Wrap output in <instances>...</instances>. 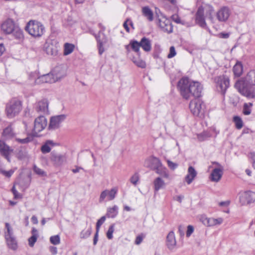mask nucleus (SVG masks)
Wrapping results in <instances>:
<instances>
[{
  "mask_svg": "<svg viewBox=\"0 0 255 255\" xmlns=\"http://www.w3.org/2000/svg\"><path fill=\"white\" fill-rule=\"evenodd\" d=\"M178 89L183 98L188 100L191 96L199 98L201 96L203 87L198 82L193 81L187 77H183L178 82Z\"/></svg>",
  "mask_w": 255,
  "mask_h": 255,
  "instance_id": "nucleus-1",
  "label": "nucleus"
},
{
  "mask_svg": "<svg viewBox=\"0 0 255 255\" xmlns=\"http://www.w3.org/2000/svg\"><path fill=\"white\" fill-rule=\"evenodd\" d=\"M235 87L242 95L248 98H255V70H251L246 77L238 80Z\"/></svg>",
  "mask_w": 255,
  "mask_h": 255,
  "instance_id": "nucleus-2",
  "label": "nucleus"
},
{
  "mask_svg": "<svg viewBox=\"0 0 255 255\" xmlns=\"http://www.w3.org/2000/svg\"><path fill=\"white\" fill-rule=\"evenodd\" d=\"M22 110V102L17 97H13L5 103L4 112L8 119L17 116Z\"/></svg>",
  "mask_w": 255,
  "mask_h": 255,
  "instance_id": "nucleus-3",
  "label": "nucleus"
},
{
  "mask_svg": "<svg viewBox=\"0 0 255 255\" xmlns=\"http://www.w3.org/2000/svg\"><path fill=\"white\" fill-rule=\"evenodd\" d=\"M25 30L34 37H41L45 32L44 25L37 20H31L26 24Z\"/></svg>",
  "mask_w": 255,
  "mask_h": 255,
  "instance_id": "nucleus-4",
  "label": "nucleus"
},
{
  "mask_svg": "<svg viewBox=\"0 0 255 255\" xmlns=\"http://www.w3.org/2000/svg\"><path fill=\"white\" fill-rule=\"evenodd\" d=\"M5 228L6 232L4 233V238L7 247L13 251H15L18 248L17 242L13 235V230L10 224L5 223Z\"/></svg>",
  "mask_w": 255,
  "mask_h": 255,
  "instance_id": "nucleus-5",
  "label": "nucleus"
},
{
  "mask_svg": "<svg viewBox=\"0 0 255 255\" xmlns=\"http://www.w3.org/2000/svg\"><path fill=\"white\" fill-rule=\"evenodd\" d=\"M203 101L198 99V98L192 100L189 104V108L191 112L194 116L197 117H200L203 114Z\"/></svg>",
  "mask_w": 255,
  "mask_h": 255,
  "instance_id": "nucleus-6",
  "label": "nucleus"
},
{
  "mask_svg": "<svg viewBox=\"0 0 255 255\" xmlns=\"http://www.w3.org/2000/svg\"><path fill=\"white\" fill-rule=\"evenodd\" d=\"M217 91L224 96L230 86L229 79L225 76H221L215 78Z\"/></svg>",
  "mask_w": 255,
  "mask_h": 255,
  "instance_id": "nucleus-7",
  "label": "nucleus"
},
{
  "mask_svg": "<svg viewBox=\"0 0 255 255\" xmlns=\"http://www.w3.org/2000/svg\"><path fill=\"white\" fill-rule=\"evenodd\" d=\"M47 126V121L43 116H40L34 120L33 133L34 136H38V133Z\"/></svg>",
  "mask_w": 255,
  "mask_h": 255,
  "instance_id": "nucleus-8",
  "label": "nucleus"
},
{
  "mask_svg": "<svg viewBox=\"0 0 255 255\" xmlns=\"http://www.w3.org/2000/svg\"><path fill=\"white\" fill-rule=\"evenodd\" d=\"M105 30V27H103L102 31L100 30L98 34H93V35L95 36L97 41V46L100 55H102V54L105 51V49L103 46L108 42V38L104 33Z\"/></svg>",
  "mask_w": 255,
  "mask_h": 255,
  "instance_id": "nucleus-9",
  "label": "nucleus"
},
{
  "mask_svg": "<svg viewBox=\"0 0 255 255\" xmlns=\"http://www.w3.org/2000/svg\"><path fill=\"white\" fill-rule=\"evenodd\" d=\"M44 48L48 55L55 56L58 54L59 49V43L55 40H49L46 41Z\"/></svg>",
  "mask_w": 255,
  "mask_h": 255,
  "instance_id": "nucleus-10",
  "label": "nucleus"
},
{
  "mask_svg": "<svg viewBox=\"0 0 255 255\" xmlns=\"http://www.w3.org/2000/svg\"><path fill=\"white\" fill-rule=\"evenodd\" d=\"M66 118V116L64 114L51 117L48 126V130H53L59 128L61 124L65 120Z\"/></svg>",
  "mask_w": 255,
  "mask_h": 255,
  "instance_id": "nucleus-11",
  "label": "nucleus"
},
{
  "mask_svg": "<svg viewBox=\"0 0 255 255\" xmlns=\"http://www.w3.org/2000/svg\"><path fill=\"white\" fill-rule=\"evenodd\" d=\"M231 14L230 8L227 6L221 7L217 11L216 16L218 20L220 22H226Z\"/></svg>",
  "mask_w": 255,
  "mask_h": 255,
  "instance_id": "nucleus-12",
  "label": "nucleus"
},
{
  "mask_svg": "<svg viewBox=\"0 0 255 255\" xmlns=\"http://www.w3.org/2000/svg\"><path fill=\"white\" fill-rule=\"evenodd\" d=\"M195 22L199 26L205 29H209L207 25L204 16V8L202 6H200L197 9L195 15Z\"/></svg>",
  "mask_w": 255,
  "mask_h": 255,
  "instance_id": "nucleus-13",
  "label": "nucleus"
},
{
  "mask_svg": "<svg viewBox=\"0 0 255 255\" xmlns=\"http://www.w3.org/2000/svg\"><path fill=\"white\" fill-rule=\"evenodd\" d=\"M118 193V189L116 187L112 188L110 190H105L100 194L99 201L102 203L107 198V201L114 200Z\"/></svg>",
  "mask_w": 255,
  "mask_h": 255,
  "instance_id": "nucleus-14",
  "label": "nucleus"
},
{
  "mask_svg": "<svg viewBox=\"0 0 255 255\" xmlns=\"http://www.w3.org/2000/svg\"><path fill=\"white\" fill-rule=\"evenodd\" d=\"M240 201L242 205L249 204L255 201V192L248 191L244 192L240 197Z\"/></svg>",
  "mask_w": 255,
  "mask_h": 255,
  "instance_id": "nucleus-15",
  "label": "nucleus"
},
{
  "mask_svg": "<svg viewBox=\"0 0 255 255\" xmlns=\"http://www.w3.org/2000/svg\"><path fill=\"white\" fill-rule=\"evenodd\" d=\"M144 166L152 170H155L159 166H161V162L158 158L151 156L145 160Z\"/></svg>",
  "mask_w": 255,
  "mask_h": 255,
  "instance_id": "nucleus-16",
  "label": "nucleus"
},
{
  "mask_svg": "<svg viewBox=\"0 0 255 255\" xmlns=\"http://www.w3.org/2000/svg\"><path fill=\"white\" fill-rule=\"evenodd\" d=\"M158 26L163 32L169 33L173 31V27L170 20L164 17L159 19Z\"/></svg>",
  "mask_w": 255,
  "mask_h": 255,
  "instance_id": "nucleus-17",
  "label": "nucleus"
},
{
  "mask_svg": "<svg viewBox=\"0 0 255 255\" xmlns=\"http://www.w3.org/2000/svg\"><path fill=\"white\" fill-rule=\"evenodd\" d=\"M13 151V149L7 145L5 142L0 140V153L8 161H10L9 155Z\"/></svg>",
  "mask_w": 255,
  "mask_h": 255,
  "instance_id": "nucleus-18",
  "label": "nucleus"
},
{
  "mask_svg": "<svg viewBox=\"0 0 255 255\" xmlns=\"http://www.w3.org/2000/svg\"><path fill=\"white\" fill-rule=\"evenodd\" d=\"M51 73L52 74L55 82L63 78L66 75L65 68L61 65L54 67Z\"/></svg>",
  "mask_w": 255,
  "mask_h": 255,
  "instance_id": "nucleus-19",
  "label": "nucleus"
},
{
  "mask_svg": "<svg viewBox=\"0 0 255 255\" xmlns=\"http://www.w3.org/2000/svg\"><path fill=\"white\" fill-rule=\"evenodd\" d=\"M14 27V22L12 19L10 18L4 21L1 25L2 31L5 34L11 33Z\"/></svg>",
  "mask_w": 255,
  "mask_h": 255,
  "instance_id": "nucleus-20",
  "label": "nucleus"
},
{
  "mask_svg": "<svg viewBox=\"0 0 255 255\" xmlns=\"http://www.w3.org/2000/svg\"><path fill=\"white\" fill-rule=\"evenodd\" d=\"M166 245L168 249L171 251L174 250L176 246V241L175 234L173 231H170L166 237Z\"/></svg>",
  "mask_w": 255,
  "mask_h": 255,
  "instance_id": "nucleus-21",
  "label": "nucleus"
},
{
  "mask_svg": "<svg viewBox=\"0 0 255 255\" xmlns=\"http://www.w3.org/2000/svg\"><path fill=\"white\" fill-rule=\"evenodd\" d=\"M36 111L43 114H48V101L47 99H42L37 103Z\"/></svg>",
  "mask_w": 255,
  "mask_h": 255,
  "instance_id": "nucleus-22",
  "label": "nucleus"
},
{
  "mask_svg": "<svg viewBox=\"0 0 255 255\" xmlns=\"http://www.w3.org/2000/svg\"><path fill=\"white\" fill-rule=\"evenodd\" d=\"M54 82H55V80L51 72L40 76L35 80V83L38 84L45 83H52Z\"/></svg>",
  "mask_w": 255,
  "mask_h": 255,
  "instance_id": "nucleus-23",
  "label": "nucleus"
},
{
  "mask_svg": "<svg viewBox=\"0 0 255 255\" xmlns=\"http://www.w3.org/2000/svg\"><path fill=\"white\" fill-rule=\"evenodd\" d=\"M224 167H218L214 168L211 174L210 179L212 181L218 182L221 178L223 174Z\"/></svg>",
  "mask_w": 255,
  "mask_h": 255,
  "instance_id": "nucleus-24",
  "label": "nucleus"
},
{
  "mask_svg": "<svg viewBox=\"0 0 255 255\" xmlns=\"http://www.w3.org/2000/svg\"><path fill=\"white\" fill-rule=\"evenodd\" d=\"M126 49L128 52H129L130 48L135 52H136L138 56H140V44L139 42L135 40H131L128 45H127L125 47Z\"/></svg>",
  "mask_w": 255,
  "mask_h": 255,
  "instance_id": "nucleus-25",
  "label": "nucleus"
},
{
  "mask_svg": "<svg viewBox=\"0 0 255 255\" xmlns=\"http://www.w3.org/2000/svg\"><path fill=\"white\" fill-rule=\"evenodd\" d=\"M197 172L193 166H189L188 169L187 174L185 177V180L187 183L190 184L197 176Z\"/></svg>",
  "mask_w": 255,
  "mask_h": 255,
  "instance_id": "nucleus-26",
  "label": "nucleus"
},
{
  "mask_svg": "<svg viewBox=\"0 0 255 255\" xmlns=\"http://www.w3.org/2000/svg\"><path fill=\"white\" fill-rule=\"evenodd\" d=\"M50 159L51 160L54 162L55 165L56 166H59L63 164L65 158L64 156L61 154H57L52 152L51 154Z\"/></svg>",
  "mask_w": 255,
  "mask_h": 255,
  "instance_id": "nucleus-27",
  "label": "nucleus"
},
{
  "mask_svg": "<svg viewBox=\"0 0 255 255\" xmlns=\"http://www.w3.org/2000/svg\"><path fill=\"white\" fill-rule=\"evenodd\" d=\"M140 47L145 52H149L151 49V42L150 39L146 37H143L139 42Z\"/></svg>",
  "mask_w": 255,
  "mask_h": 255,
  "instance_id": "nucleus-28",
  "label": "nucleus"
},
{
  "mask_svg": "<svg viewBox=\"0 0 255 255\" xmlns=\"http://www.w3.org/2000/svg\"><path fill=\"white\" fill-rule=\"evenodd\" d=\"M233 71L235 76L240 77L243 72V66L242 62L238 61L234 66Z\"/></svg>",
  "mask_w": 255,
  "mask_h": 255,
  "instance_id": "nucleus-29",
  "label": "nucleus"
},
{
  "mask_svg": "<svg viewBox=\"0 0 255 255\" xmlns=\"http://www.w3.org/2000/svg\"><path fill=\"white\" fill-rule=\"evenodd\" d=\"M165 185L164 181L160 177L156 178L153 181L154 190L157 192L160 189L163 188Z\"/></svg>",
  "mask_w": 255,
  "mask_h": 255,
  "instance_id": "nucleus-30",
  "label": "nucleus"
},
{
  "mask_svg": "<svg viewBox=\"0 0 255 255\" xmlns=\"http://www.w3.org/2000/svg\"><path fill=\"white\" fill-rule=\"evenodd\" d=\"M143 15L149 21L153 20V13L148 6H144L142 8Z\"/></svg>",
  "mask_w": 255,
  "mask_h": 255,
  "instance_id": "nucleus-31",
  "label": "nucleus"
},
{
  "mask_svg": "<svg viewBox=\"0 0 255 255\" xmlns=\"http://www.w3.org/2000/svg\"><path fill=\"white\" fill-rule=\"evenodd\" d=\"M119 208L117 205H114L112 208H108L106 213V217L109 218H115L118 214Z\"/></svg>",
  "mask_w": 255,
  "mask_h": 255,
  "instance_id": "nucleus-32",
  "label": "nucleus"
},
{
  "mask_svg": "<svg viewBox=\"0 0 255 255\" xmlns=\"http://www.w3.org/2000/svg\"><path fill=\"white\" fill-rule=\"evenodd\" d=\"M200 220L205 226L208 227L215 226L214 218H208L205 215H202L200 217Z\"/></svg>",
  "mask_w": 255,
  "mask_h": 255,
  "instance_id": "nucleus-33",
  "label": "nucleus"
},
{
  "mask_svg": "<svg viewBox=\"0 0 255 255\" xmlns=\"http://www.w3.org/2000/svg\"><path fill=\"white\" fill-rule=\"evenodd\" d=\"M14 135L11 126H8L3 129L2 133V137L4 139H7L13 137Z\"/></svg>",
  "mask_w": 255,
  "mask_h": 255,
  "instance_id": "nucleus-34",
  "label": "nucleus"
},
{
  "mask_svg": "<svg viewBox=\"0 0 255 255\" xmlns=\"http://www.w3.org/2000/svg\"><path fill=\"white\" fill-rule=\"evenodd\" d=\"M74 48L75 45L73 44L65 43L64 45V55L66 56L70 54L73 52Z\"/></svg>",
  "mask_w": 255,
  "mask_h": 255,
  "instance_id": "nucleus-35",
  "label": "nucleus"
},
{
  "mask_svg": "<svg viewBox=\"0 0 255 255\" xmlns=\"http://www.w3.org/2000/svg\"><path fill=\"white\" fill-rule=\"evenodd\" d=\"M155 172L163 177L165 178H169V173L167 170V169L162 166V165L161 164V166H159L157 168H156L155 170Z\"/></svg>",
  "mask_w": 255,
  "mask_h": 255,
  "instance_id": "nucleus-36",
  "label": "nucleus"
},
{
  "mask_svg": "<svg viewBox=\"0 0 255 255\" xmlns=\"http://www.w3.org/2000/svg\"><path fill=\"white\" fill-rule=\"evenodd\" d=\"M131 60L133 63L138 67L144 68L146 67L145 62L139 58V56H138V57H133Z\"/></svg>",
  "mask_w": 255,
  "mask_h": 255,
  "instance_id": "nucleus-37",
  "label": "nucleus"
},
{
  "mask_svg": "<svg viewBox=\"0 0 255 255\" xmlns=\"http://www.w3.org/2000/svg\"><path fill=\"white\" fill-rule=\"evenodd\" d=\"M13 36L17 39H21L23 37V31L18 27H14L12 32Z\"/></svg>",
  "mask_w": 255,
  "mask_h": 255,
  "instance_id": "nucleus-38",
  "label": "nucleus"
},
{
  "mask_svg": "<svg viewBox=\"0 0 255 255\" xmlns=\"http://www.w3.org/2000/svg\"><path fill=\"white\" fill-rule=\"evenodd\" d=\"M33 139V136L30 134H29L26 138H24L22 139L19 138H16L15 140L20 144H26L32 141Z\"/></svg>",
  "mask_w": 255,
  "mask_h": 255,
  "instance_id": "nucleus-39",
  "label": "nucleus"
},
{
  "mask_svg": "<svg viewBox=\"0 0 255 255\" xmlns=\"http://www.w3.org/2000/svg\"><path fill=\"white\" fill-rule=\"evenodd\" d=\"M92 231V230L91 226L86 230H82L80 234V237L81 239H85L89 237L91 235Z\"/></svg>",
  "mask_w": 255,
  "mask_h": 255,
  "instance_id": "nucleus-40",
  "label": "nucleus"
},
{
  "mask_svg": "<svg viewBox=\"0 0 255 255\" xmlns=\"http://www.w3.org/2000/svg\"><path fill=\"white\" fill-rule=\"evenodd\" d=\"M49 144L53 145V141L48 140L44 144H43L41 148V150L43 153H49L51 150V148Z\"/></svg>",
  "mask_w": 255,
  "mask_h": 255,
  "instance_id": "nucleus-41",
  "label": "nucleus"
},
{
  "mask_svg": "<svg viewBox=\"0 0 255 255\" xmlns=\"http://www.w3.org/2000/svg\"><path fill=\"white\" fill-rule=\"evenodd\" d=\"M233 121L235 124L236 128L238 129H240L243 126V122L242 119L239 116H235L233 118Z\"/></svg>",
  "mask_w": 255,
  "mask_h": 255,
  "instance_id": "nucleus-42",
  "label": "nucleus"
},
{
  "mask_svg": "<svg viewBox=\"0 0 255 255\" xmlns=\"http://www.w3.org/2000/svg\"><path fill=\"white\" fill-rule=\"evenodd\" d=\"M253 104L251 103H245L243 106V113L245 115H249L251 113V109Z\"/></svg>",
  "mask_w": 255,
  "mask_h": 255,
  "instance_id": "nucleus-43",
  "label": "nucleus"
},
{
  "mask_svg": "<svg viewBox=\"0 0 255 255\" xmlns=\"http://www.w3.org/2000/svg\"><path fill=\"white\" fill-rule=\"evenodd\" d=\"M129 181L134 186H136L139 181V174L138 172H135L132 175L129 179Z\"/></svg>",
  "mask_w": 255,
  "mask_h": 255,
  "instance_id": "nucleus-44",
  "label": "nucleus"
},
{
  "mask_svg": "<svg viewBox=\"0 0 255 255\" xmlns=\"http://www.w3.org/2000/svg\"><path fill=\"white\" fill-rule=\"evenodd\" d=\"M50 243L54 245H59L60 243V238L58 235L52 236L50 238Z\"/></svg>",
  "mask_w": 255,
  "mask_h": 255,
  "instance_id": "nucleus-45",
  "label": "nucleus"
},
{
  "mask_svg": "<svg viewBox=\"0 0 255 255\" xmlns=\"http://www.w3.org/2000/svg\"><path fill=\"white\" fill-rule=\"evenodd\" d=\"M33 171L37 175L42 176L45 177L47 176L46 173L42 169L37 167L36 165L33 166Z\"/></svg>",
  "mask_w": 255,
  "mask_h": 255,
  "instance_id": "nucleus-46",
  "label": "nucleus"
},
{
  "mask_svg": "<svg viewBox=\"0 0 255 255\" xmlns=\"http://www.w3.org/2000/svg\"><path fill=\"white\" fill-rule=\"evenodd\" d=\"M115 230V224L111 225L107 232L106 235L108 239L111 240L113 238V234Z\"/></svg>",
  "mask_w": 255,
  "mask_h": 255,
  "instance_id": "nucleus-47",
  "label": "nucleus"
},
{
  "mask_svg": "<svg viewBox=\"0 0 255 255\" xmlns=\"http://www.w3.org/2000/svg\"><path fill=\"white\" fill-rule=\"evenodd\" d=\"M214 11V7L211 5L208 6V9L207 11V15L208 18L213 22L214 17L213 16V14Z\"/></svg>",
  "mask_w": 255,
  "mask_h": 255,
  "instance_id": "nucleus-48",
  "label": "nucleus"
},
{
  "mask_svg": "<svg viewBox=\"0 0 255 255\" xmlns=\"http://www.w3.org/2000/svg\"><path fill=\"white\" fill-rule=\"evenodd\" d=\"M106 216H102L100 219H99L97 223H96V229L97 232H99L100 228L101 226L102 225V224L105 222L106 221Z\"/></svg>",
  "mask_w": 255,
  "mask_h": 255,
  "instance_id": "nucleus-49",
  "label": "nucleus"
},
{
  "mask_svg": "<svg viewBox=\"0 0 255 255\" xmlns=\"http://www.w3.org/2000/svg\"><path fill=\"white\" fill-rule=\"evenodd\" d=\"M208 133L207 132H203L197 135V138L200 141H203L209 137Z\"/></svg>",
  "mask_w": 255,
  "mask_h": 255,
  "instance_id": "nucleus-50",
  "label": "nucleus"
},
{
  "mask_svg": "<svg viewBox=\"0 0 255 255\" xmlns=\"http://www.w3.org/2000/svg\"><path fill=\"white\" fill-rule=\"evenodd\" d=\"M37 238L38 237H37L36 235H32L31 237L29 238L28 244L30 247H33L34 245L37 241Z\"/></svg>",
  "mask_w": 255,
  "mask_h": 255,
  "instance_id": "nucleus-51",
  "label": "nucleus"
},
{
  "mask_svg": "<svg viewBox=\"0 0 255 255\" xmlns=\"http://www.w3.org/2000/svg\"><path fill=\"white\" fill-rule=\"evenodd\" d=\"M176 55V52L175 50V48L173 46H172L169 48V53L167 55L168 58H172L174 57Z\"/></svg>",
  "mask_w": 255,
  "mask_h": 255,
  "instance_id": "nucleus-52",
  "label": "nucleus"
},
{
  "mask_svg": "<svg viewBox=\"0 0 255 255\" xmlns=\"http://www.w3.org/2000/svg\"><path fill=\"white\" fill-rule=\"evenodd\" d=\"M0 172L5 177L9 178L12 175L14 171L12 169L9 170V171H5L2 169H0Z\"/></svg>",
  "mask_w": 255,
  "mask_h": 255,
  "instance_id": "nucleus-53",
  "label": "nucleus"
},
{
  "mask_svg": "<svg viewBox=\"0 0 255 255\" xmlns=\"http://www.w3.org/2000/svg\"><path fill=\"white\" fill-rule=\"evenodd\" d=\"M11 192H12V193L13 194L14 199H19V198H21L22 197L21 195L20 194H19L18 192V191L16 190L14 185H13V186L12 187V188L11 189Z\"/></svg>",
  "mask_w": 255,
  "mask_h": 255,
  "instance_id": "nucleus-54",
  "label": "nucleus"
},
{
  "mask_svg": "<svg viewBox=\"0 0 255 255\" xmlns=\"http://www.w3.org/2000/svg\"><path fill=\"white\" fill-rule=\"evenodd\" d=\"M128 22H129V24L131 26H132V25H133V23H132V22L130 20H129V19H127V20L124 22V24H123V26H124V28H125V29L126 30V31H127V32H129V27H128Z\"/></svg>",
  "mask_w": 255,
  "mask_h": 255,
  "instance_id": "nucleus-55",
  "label": "nucleus"
},
{
  "mask_svg": "<svg viewBox=\"0 0 255 255\" xmlns=\"http://www.w3.org/2000/svg\"><path fill=\"white\" fill-rule=\"evenodd\" d=\"M167 164L168 167L171 169V170H174L178 167V164L176 163H174L172 161L167 160Z\"/></svg>",
  "mask_w": 255,
  "mask_h": 255,
  "instance_id": "nucleus-56",
  "label": "nucleus"
},
{
  "mask_svg": "<svg viewBox=\"0 0 255 255\" xmlns=\"http://www.w3.org/2000/svg\"><path fill=\"white\" fill-rule=\"evenodd\" d=\"M194 232V228L191 225H188L187 227V230L186 232V237H189Z\"/></svg>",
  "mask_w": 255,
  "mask_h": 255,
  "instance_id": "nucleus-57",
  "label": "nucleus"
},
{
  "mask_svg": "<svg viewBox=\"0 0 255 255\" xmlns=\"http://www.w3.org/2000/svg\"><path fill=\"white\" fill-rule=\"evenodd\" d=\"M171 18H172V19L176 23H181V20L180 19V18L178 15H177V14L173 15L172 16Z\"/></svg>",
  "mask_w": 255,
  "mask_h": 255,
  "instance_id": "nucleus-58",
  "label": "nucleus"
},
{
  "mask_svg": "<svg viewBox=\"0 0 255 255\" xmlns=\"http://www.w3.org/2000/svg\"><path fill=\"white\" fill-rule=\"evenodd\" d=\"M99 232L97 231H96V233L94 235V239H93V245L95 246L98 242V237H99Z\"/></svg>",
  "mask_w": 255,
  "mask_h": 255,
  "instance_id": "nucleus-59",
  "label": "nucleus"
},
{
  "mask_svg": "<svg viewBox=\"0 0 255 255\" xmlns=\"http://www.w3.org/2000/svg\"><path fill=\"white\" fill-rule=\"evenodd\" d=\"M49 250L53 255H55L57 254V249L55 247L51 246L49 248Z\"/></svg>",
  "mask_w": 255,
  "mask_h": 255,
  "instance_id": "nucleus-60",
  "label": "nucleus"
},
{
  "mask_svg": "<svg viewBox=\"0 0 255 255\" xmlns=\"http://www.w3.org/2000/svg\"><path fill=\"white\" fill-rule=\"evenodd\" d=\"M143 238L140 236H138L136 237L135 240V244L136 245H139L140 244L141 242L142 241Z\"/></svg>",
  "mask_w": 255,
  "mask_h": 255,
  "instance_id": "nucleus-61",
  "label": "nucleus"
},
{
  "mask_svg": "<svg viewBox=\"0 0 255 255\" xmlns=\"http://www.w3.org/2000/svg\"><path fill=\"white\" fill-rule=\"evenodd\" d=\"M214 221H215V226L217 225H220L223 222V220L221 218H219L218 219H214Z\"/></svg>",
  "mask_w": 255,
  "mask_h": 255,
  "instance_id": "nucleus-62",
  "label": "nucleus"
},
{
  "mask_svg": "<svg viewBox=\"0 0 255 255\" xmlns=\"http://www.w3.org/2000/svg\"><path fill=\"white\" fill-rule=\"evenodd\" d=\"M5 50V47L3 44H0V57L2 55Z\"/></svg>",
  "mask_w": 255,
  "mask_h": 255,
  "instance_id": "nucleus-63",
  "label": "nucleus"
},
{
  "mask_svg": "<svg viewBox=\"0 0 255 255\" xmlns=\"http://www.w3.org/2000/svg\"><path fill=\"white\" fill-rule=\"evenodd\" d=\"M220 35V37L223 38H228L230 36V34L228 33H221Z\"/></svg>",
  "mask_w": 255,
  "mask_h": 255,
  "instance_id": "nucleus-64",
  "label": "nucleus"
}]
</instances>
